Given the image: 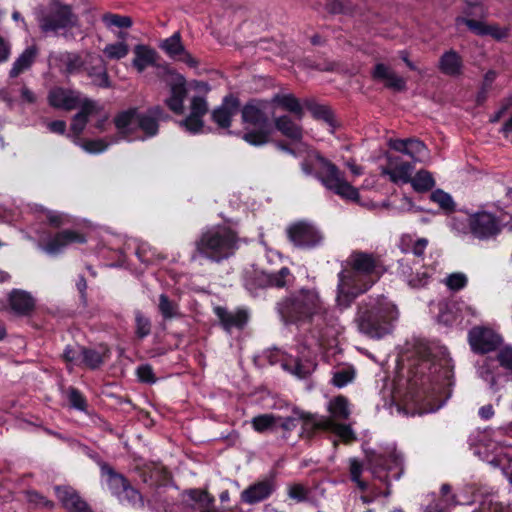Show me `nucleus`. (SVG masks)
<instances>
[{"label": "nucleus", "instance_id": "f257e3e1", "mask_svg": "<svg viewBox=\"0 0 512 512\" xmlns=\"http://www.w3.org/2000/svg\"><path fill=\"white\" fill-rule=\"evenodd\" d=\"M413 357L409 379H399L382 390L384 407L391 414L433 413L451 397L454 365L447 348L437 342H419Z\"/></svg>", "mask_w": 512, "mask_h": 512}, {"label": "nucleus", "instance_id": "f03ea898", "mask_svg": "<svg viewBox=\"0 0 512 512\" xmlns=\"http://www.w3.org/2000/svg\"><path fill=\"white\" fill-rule=\"evenodd\" d=\"M281 321L289 323L310 322L314 329L305 336L303 344L289 352L278 348L267 350L264 357L271 364L299 379L308 377L316 368L315 357L342 332L338 318L329 311L319 292L314 288H302L284 297L276 304Z\"/></svg>", "mask_w": 512, "mask_h": 512}, {"label": "nucleus", "instance_id": "7ed1b4c3", "mask_svg": "<svg viewBox=\"0 0 512 512\" xmlns=\"http://www.w3.org/2000/svg\"><path fill=\"white\" fill-rule=\"evenodd\" d=\"M379 257L362 251L352 252L338 273L336 303L348 308L361 294L367 292L385 273Z\"/></svg>", "mask_w": 512, "mask_h": 512}, {"label": "nucleus", "instance_id": "20e7f679", "mask_svg": "<svg viewBox=\"0 0 512 512\" xmlns=\"http://www.w3.org/2000/svg\"><path fill=\"white\" fill-rule=\"evenodd\" d=\"M400 317L397 305L385 295L369 296L358 305L355 323L360 333L381 339L394 330Z\"/></svg>", "mask_w": 512, "mask_h": 512}, {"label": "nucleus", "instance_id": "39448f33", "mask_svg": "<svg viewBox=\"0 0 512 512\" xmlns=\"http://www.w3.org/2000/svg\"><path fill=\"white\" fill-rule=\"evenodd\" d=\"M238 233L227 225H213L205 228L194 242L193 261L207 259L220 263L235 254L241 242Z\"/></svg>", "mask_w": 512, "mask_h": 512}, {"label": "nucleus", "instance_id": "423d86ee", "mask_svg": "<svg viewBox=\"0 0 512 512\" xmlns=\"http://www.w3.org/2000/svg\"><path fill=\"white\" fill-rule=\"evenodd\" d=\"M328 411V417L296 411L297 417L303 421L302 433L311 437L317 431H324L333 433L345 442L353 440L355 436L350 425L342 423L351 414L348 400L343 396L335 397L328 403Z\"/></svg>", "mask_w": 512, "mask_h": 512}, {"label": "nucleus", "instance_id": "0eeeda50", "mask_svg": "<svg viewBox=\"0 0 512 512\" xmlns=\"http://www.w3.org/2000/svg\"><path fill=\"white\" fill-rule=\"evenodd\" d=\"M164 118L163 109L154 106L146 111L129 108L113 119L118 134L128 141H145L159 132V122Z\"/></svg>", "mask_w": 512, "mask_h": 512}, {"label": "nucleus", "instance_id": "6e6552de", "mask_svg": "<svg viewBox=\"0 0 512 512\" xmlns=\"http://www.w3.org/2000/svg\"><path fill=\"white\" fill-rule=\"evenodd\" d=\"M475 441L472 444L473 454L482 461L501 468L512 461V438L506 436L504 429L478 432Z\"/></svg>", "mask_w": 512, "mask_h": 512}, {"label": "nucleus", "instance_id": "1a4fd4ad", "mask_svg": "<svg viewBox=\"0 0 512 512\" xmlns=\"http://www.w3.org/2000/svg\"><path fill=\"white\" fill-rule=\"evenodd\" d=\"M301 170L316 178L327 190L344 200L358 202L359 192L344 177L333 162H302Z\"/></svg>", "mask_w": 512, "mask_h": 512}, {"label": "nucleus", "instance_id": "9d476101", "mask_svg": "<svg viewBox=\"0 0 512 512\" xmlns=\"http://www.w3.org/2000/svg\"><path fill=\"white\" fill-rule=\"evenodd\" d=\"M371 474L375 479L389 486L391 480H399L402 473V457L393 444L377 450L364 448Z\"/></svg>", "mask_w": 512, "mask_h": 512}, {"label": "nucleus", "instance_id": "9b49d317", "mask_svg": "<svg viewBox=\"0 0 512 512\" xmlns=\"http://www.w3.org/2000/svg\"><path fill=\"white\" fill-rule=\"evenodd\" d=\"M435 273L436 267L423 263L422 259L408 256L397 261L396 275L411 289L425 288Z\"/></svg>", "mask_w": 512, "mask_h": 512}, {"label": "nucleus", "instance_id": "f8f14e48", "mask_svg": "<svg viewBox=\"0 0 512 512\" xmlns=\"http://www.w3.org/2000/svg\"><path fill=\"white\" fill-rule=\"evenodd\" d=\"M78 25V17L68 5L54 2L39 17V26L46 34L59 35Z\"/></svg>", "mask_w": 512, "mask_h": 512}, {"label": "nucleus", "instance_id": "ddd939ff", "mask_svg": "<svg viewBox=\"0 0 512 512\" xmlns=\"http://www.w3.org/2000/svg\"><path fill=\"white\" fill-rule=\"evenodd\" d=\"M241 114L247 130L243 139L254 146L266 144L269 141L270 130L264 112L254 104H247L243 107Z\"/></svg>", "mask_w": 512, "mask_h": 512}, {"label": "nucleus", "instance_id": "4468645a", "mask_svg": "<svg viewBox=\"0 0 512 512\" xmlns=\"http://www.w3.org/2000/svg\"><path fill=\"white\" fill-rule=\"evenodd\" d=\"M287 236L294 246L306 250L321 247L325 241L320 226L310 220H300L289 225Z\"/></svg>", "mask_w": 512, "mask_h": 512}, {"label": "nucleus", "instance_id": "2eb2a0df", "mask_svg": "<svg viewBox=\"0 0 512 512\" xmlns=\"http://www.w3.org/2000/svg\"><path fill=\"white\" fill-rule=\"evenodd\" d=\"M32 230L37 234L38 248L49 256L62 253L71 244L86 242L83 234L73 230H63L53 236L46 235L36 227H32Z\"/></svg>", "mask_w": 512, "mask_h": 512}, {"label": "nucleus", "instance_id": "dca6fc26", "mask_svg": "<svg viewBox=\"0 0 512 512\" xmlns=\"http://www.w3.org/2000/svg\"><path fill=\"white\" fill-rule=\"evenodd\" d=\"M468 342L473 352L486 354L498 349L503 343V337L496 329L479 325L468 332Z\"/></svg>", "mask_w": 512, "mask_h": 512}, {"label": "nucleus", "instance_id": "f3484780", "mask_svg": "<svg viewBox=\"0 0 512 512\" xmlns=\"http://www.w3.org/2000/svg\"><path fill=\"white\" fill-rule=\"evenodd\" d=\"M165 72L163 80L170 88V95L165 100L168 108L176 114L184 112V100L187 95L185 78L171 70L168 66L159 67Z\"/></svg>", "mask_w": 512, "mask_h": 512}, {"label": "nucleus", "instance_id": "a211bd4d", "mask_svg": "<svg viewBox=\"0 0 512 512\" xmlns=\"http://www.w3.org/2000/svg\"><path fill=\"white\" fill-rule=\"evenodd\" d=\"M469 231L479 240H489L501 232L498 218L487 211H477L468 215Z\"/></svg>", "mask_w": 512, "mask_h": 512}, {"label": "nucleus", "instance_id": "6ab92c4d", "mask_svg": "<svg viewBox=\"0 0 512 512\" xmlns=\"http://www.w3.org/2000/svg\"><path fill=\"white\" fill-rule=\"evenodd\" d=\"M380 170L386 180L397 186H403L411 181L414 165L413 162H385Z\"/></svg>", "mask_w": 512, "mask_h": 512}, {"label": "nucleus", "instance_id": "aec40b11", "mask_svg": "<svg viewBox=\"0 0 512 512\" xmlns=\"http://www.w3.org/2000/svg\"><path fill=\"white\" fill-rule=\"evenodd\" d=\"M390 149L399 152L412 160H421L429 157V150L425 143L417 138L389 139Z\"/></svg>", "mask_w": 512, "mask_h": 512}, {"label": "nucleus", "instance_id": "412c9836", "mask_svg": "<svg viewBox=\"0 0 512 512\" xmlns=\"http://www.w3.org/2000/svg\"><path fill=\"white\" fill-rule=\"evenodd\" d=\"M48 102L54 108L71 111L79 107L83 100L76 91L56 87L50 90Z\"/></svg>", "mask_w": 512, "mask_h": 512}, {"label": "nucleus", "instance_id": "4be33fe9", "mask_svg": "<svg viewBox=\"0 0 512 512\" xmlns=\"http://www.w3.org/2000/svg\"><path fill=\"white\" fill-rule=\"evenodd\" d=\"M160 48L172 59L184 62L190 67H196L198 62L187 52L181 42L179 32L174 33L171 37L165 39L160 44Z\"/></svg>", "mask_w": 512, "mask_h": 512}, {"label": "nucleus", "instance_id": "5701e85b", "mask_svg": "<svg viewBox=\"0 0 512 512\" xmlns=\"http://www.w3.org/2000/svg\"><path fill=\"white\" fill-rule=\"evenodd\" d=\"M26 215L32 216L38 222H48L51 226L58 228L70 223V217L59 211L48 210L38 204H29L26 207Z\"/></svg>", "mask_w": 512, "mask_h": 512}, {"label": "nucleus", "instance_id": "b1692460", "mask_svg": "<svg viewBox=\"0 0 512 512\" xmlns=\"http://www.w3.org/2000/svg\"><path fill=\"white\" fill-rule=\"evenodd\" d=\"M371 76L374 80L380 81L384 86L393 91L401 92L406 89V81L403 77L397 75L395 71L384 63H377Z\"/></svg>", "mask_w": 512, "mask_h": 512}, {"label": "nucleus", "instance_id": "393cba45", "mask_svg": "<svg viewBox=\"0 0 512 512\" xmlns=\"http://www.w3.org/2000/svg\"><path fill=\"white\" fill-rule=\"evenodd\" d=\"M55 493L62 506L68 512H92L88 504L70 486H57Z\"/></svg>", "mask_w": 512, "mask_h": 512}, {"label": "nucleus", "instance_id": "a878e982", "mask_svg": "<svg viewBox=\"0 0 512 512\" xmlns=\"http://www.w3.org/2000/svg\"><path fill=\"white\" fill-rule=\"evenodd\" d=\"M239 112V101L233 96H226L220 106L212 111L213 122L222 129L231 125L232 118Z\"/></svg>", "mask_w": 512, "mask_h": 512}, {"label": "nucleus", "instance_id": "bb28decb", "mask_svg": "<svg viewBox=\"0 0 512 512\" xmlns=\"http://www.w3.org/2000/svg\"><path fill=\"white\" fill-rule=\"evenodd\" d=\"M460 305L457 302L438 301L430 303V311L435 314L438 324L450 327L458 320Z\"/></svg>", "mask_w": 512, "mask_h": 512}, {"label": "nucleus", "instance_id": "cd10ccee", "mask_svg": "<svg viewBox=\"0 0 512 512\" xmlns=\"http://www.w3.org/2000/svg\"><path fill=\"white\" fill-rule=\"evenodd\" d=\"M275 490V482L272 478H266L256 482L245 489L241 498L247 504H255L267 499Z\"/></svg>", "mask_w": 512, "mask_h": 512}, {"label": "nucleus", "instance_id": "c85d7f7f", "mask_svg": "<svg viewBox=\"0 0 512 512\" xmlns=\"http://www.w3.org/2000/svg\"><path fill=\"white\" fill-rule=\"evenodd\" d=\"M451 487L449 484L441 486V499L430 503L424 512H449L451 508L457 505H464L470 502V499L461 500L456 495H449Z\"/></svg>", "mask_w": 512, "mask_h": 512}, {"label": "nucleus", "instance_id": "c756f323", "mask_svg": "<svg viewBox=\"0 0 512 512\" xmlns=\"http://www.w3.org/2000/svg\"><path fill=\"white\" fill-rule=\"evenodd\" d=\"M477 376L486 382L492 390H496L499 369L497 361L492 357H482L475 363Z\"/></svg>", "mask_w": 512, "mask_h": 512}, {"label": "nucleus", "instance_id": "7c9ffc66", "mask_svg": "<svg viewBox=\"0 0 512 512\" xmlns=\"http://www.w3.org/2000/svg\"><path fill=\"white\" fill-rule=\"evenodd\" d=\"M182 501L191 509L197 512H211L213 507V498L207 492L197 489H191L183 493Z\"/></svg>", "mask_w": 512, "mask_h": 512}, {"label": "nucleus", "instance_id": "2f4dec72", "mask_svg": "<svg viewBox=\"0 0 512 512\" xmlns=\"http://www.w3.org/2000/svg\"><path fill=\"white\" fill-rule=\"evenodd\" d=\"M134 55L132 65L139 73H142L149 66H156L157 52L154 49L146 45H136L134 47ZM159 67L161 66L157 65L158 74H163L164 76L165 72Z\"/></svg>", "mask_w": 512, "mask_h": 512}, {"label": "nucleus", "instance_id": "473e14b6", "mask_svg": "<svg viewBox=\"0 0 512 512\" xmlns=\"http://www.w3.org/2000/svg\"><path fill=\"white\" fill-rule=\"evenodd\" d=\"M427 238H419L413 234L406 233L401 235L398 247L405 254H412L416 259H421L428 246Z\"/></svg>", "mask_w": 512, "mask_h": 512}, {"label": "nucleus", "instance_id": "72a5a7b5", "mask_svg": "<svg viewBox=\"0 0 512 512\" xmlns=\"http://www.w3.org/2000/svg\"><path fill=\"white\" fill-rule=\"evenodd\" d=\"M215 313L227 331H231L233 328L241 329L248 319V314L245 310L231 312L225 308L216 307Z\"/></svg>", "mask_w": 512, "mask_h": 512}, {"label": "nucleus", "instance_id": "f704fd0d", "mask_svg": "<svg viewBox=\"0 0 512 512\" xmlns=\"http://www.w3.org/2000/svg\"><path fill=\"white\" fill-rule=\"evenodd\" d=\"M294 142L293 147H289L288 145L279 142L277 143V148L279 150H283L287 152V154L294 158H309L314 160H325L322 158L318 152H316L310 145L303 142L301 140H292Z\"/></svg>", "mask_w": 512, "mask_h": 512}, {"label": "nucleus", "instance_id": "c9c22d12", "mask_svg": "<svg viewBox=\"0 0 512 512\" xmlns=\"http://www.w3.org/2000/svg\"><path fill=\"white\" fill-rule=\"evenodd\" d=\"M79 107L80 111L74 115L70 126L71 132L76 137L84 131L88 118L95 110L96 105L94 101L85 98Z\"/></svg>", "mask_w": 512, "mask_h": 512}, {"label": "nucleus", "instance_id": "e433bc0d", "mask_svg": "<svg viewBox=\"0 0 512 512\" xmlns=\"http://www.w3.org/2000/svg\"><path fill=\"white\" fill-rule=\"evenodd\" d=\"M261 285L275 288H284L294 282V276L286 267L281 268L278 272L262 273L259 276Z\"/></svg>", "mask_w": 512, "mask_h": 512}, {"label": "nucleus", "instance_id": "4c0bfd02", "mask_svg": "<svg viewBox=\"0 0 512 512\" xmlns=\"http://www.w3.org/2000/svg\"><path fill=\"white\" fill-rule=\"evenodd\" d=\"M102 483L107 486L108 490L115 496L119 495L121 490L127 485V480L123 475L116 473L110 466L101 465Z\"/></svg>", "mask_w": 512, "mask_h": 512}, {"label": "nucleus", "instance_id": "58836bf2", "mask_svg": "<svg viewBox=\"0 0 512 512\" xmlns=\"http://www.w3.org/2000/svg\"><path fill=\"white\" fill-rule=\"evenodd\" d=\"M276 129L285 137L291 140H301L303 129L300 124L293 121L289 116H280L274 120Z\"/></svg>", "mask_w": 512, "mask_h": 512}, {"label": "nucleus", "instance_id": "ea45409f", "mask_svg": "<svg viewBox=\"0 0 512 512\" xmlns=\"http://www.w3.org/2000/svg\"><path fill=\"white\" fill-rule=\"evenodd\" d=\"M439 69L449 76H458L462 69V60L454 50L445 52L439 60Z\"/></svg>", "mask_w": 512, "mask_h": 512}, {"label": "nucleus", "instance_id": "a19ab883", "mask_svg": "<svg viewBox=\"0 0 512 512\" xmlns=\"http://www.w3.org/2000/svg\"><path fill=\"white\" fill-rule=\"evenodd\" d=\"M408 184H410L416 192L422 193L431 190L436 182L431 172L425 169H416L414 166V173Z\"/></svg>", "mask_w": 512, "mask_h": 512}, {"label": "nucleus", "instance_id": "79ce46f5", "mask_svg": "<svg viewBox=\"0 0 512 512\" xmlns=\"http://www.w3.org/2000/svg\"><path fill=\"white\" fill-rule=\"evenodd\" d=\"M9 302L11 308L19 314L27 313L34 306V299L31 294L23 290H13L10 293Z\"/></svg>", "mask_w": 512, "mask_h": 512}, {"label": "nucleus", "instance_id": "37998d69", "mask_svg": "<svg viewBox=\"0 0 512 512\" xmlns=\"http://www.w3.org/2000/svg\"><path fill=\"white\" fill-rule=\"evenodd\" d=\"M37 55L35 47L26 48L23 53L15 60L10 70V77L15 78L31 67Z\"/></svg>", "mask_w": 512, "mask_h": 512}, {"label": "nucleus", "instance_id": "c03bdc74", "mask_svg": "<svg viewBox=\"0 0 512 512\" xmlns=\"http://www.w3.org/2000/svg\"><path fill=\"white\" fill-rule=\"evenodd\" d=\"M99 65L92 67H85L87 75L92 79L94 85L102 88L110 87L109 76L106 70L103 60L101 58L96 59Z\"/></svg>", "mask_w": 512, "mask_h": 512}, {"label": "nucleus", "instance_id": "a18cd8bd", "mask_svg": "<svg viewBox=\"0 0 512 512\" xmlns=\"http://www.w3.org/2000/svg\"><path fill=\"white\" fill-rule=\"evenodd\" d=\"M273 101L280 105L284 110L289 111L300 121L303 117V108L298 99L292 94L276 95Z\"/></svg>", "mask_w": 512, "mask_h": 512}, {"label": "nucleus", "instance_id": "49530a36", "mask_svg": "<svg viewBox=\"0 0 512 512\" xmlns=\"http://www.w3.org/2000/svg\"><path fill=\"white\" fill-rule=\"evenodd\" d=\"M158 309L162 317L166 320L180 316L179 305L175 301L170 300L165 294L159 296Z\"/></svg>", "mask_w": 512, "mask_h": 512}, {"label": "nucleus", "instance_id": "de8ad7c7", "mask_svg": "<svg viewBox=\"0 0 512 512\" xmlns=\"http://www.w3.org/2000/svg\"><path fill=\"white\" fill-rule=\"evenodd\" d=\"M355 370L351 366L338 367L333 371L332 384L338 388L345 387L353 381Z\"/></svg>", "mask_w": 512, "mask_h": 512}, {"label": "nucleus", "instance_id": "09e8293b", "mask_svg": "<svg viewBox=\"0 0 512 512\" xmlns=\"http://www.w3.org/2000/svg\"><path fill=\"white\" fill-rule=\"evenodd\" d=\"M116 497L123 504L131 505L134 507H141L143 505V499L141 494L136 489L131 487L128 483L125 486V488L121 490L120 494L117 495Z\"/></svg>", "mask_w": 512, "mask_h": 512}, {"label": "nucleus", "instance_id": "8fccbe9b", "mask_svg": "<svg viewBox=\"0 0 512 512\" xmlns=\"http://www.w3.org/2000/svg\"><path fill=\"white\" fill-rule=\"evenodd\" d=\"M104 55L110 60H120L129 53V46L124 41L108 44L103 49Z\"/></svg>", "mask_w": 512, "mask_h": 512}, {"label": "nucleus", "instance_id": "3c124183", "mask_svg": "<svg viewBox=\"0 0 512 512\" xmlns=\"http://www.w3.org/2000/svg\"><path fill=\"white\" fill-rule=\"evenodd\" d=\"M430 200L436 203L442 210L451 212L455 208V203L451 195L442 189H436L430 194Z\"/></svg>", "mask_w": 512, "mask_h": 512}, {"label": "nucleus", "instance_id": "603ef678", "mask_svg": "<svg viewBox=\"0 0 512 512\" xmlns=\"http://www.w3.org/2000/svg\"><path fill=\"white\" fill-rule=\"evenodd\" d=\"M349 471L351 481L354 482L362 492H366L369 488V484L361 479L363 472L362 464L355 458L350 459Z\"/></svg>", "mask_w": 512, "mask_h": 512}, {"label": "nucleus", "instance_id": "864d4df0", "mask_svg": "<svg viewBox=\"0 0 512 512\" xmlns=\"http://www.w3.org/2000/svg\"><path fill=\"white\" fill-rule=\"evenodd\" d=\"M83 347L76 346H67L63 352V359L68 364L69 369L73 366H81L83 365Z\"/></svg>", "mask_w": 512, "mask_h": 512}, {"label": "nucleus", "instance_id": "5fc2aeb1", "mask_svg": "<svg viewBox=\"0 0 512 512\" xmlns=\"http://www.w3.org/2000/svg\"><path fill=\"white\" fill-rule=\"evenodd\" d=\"M60 61L69 74L77 73L83 66L80 56L75 53H64L60 56Z\"/></svg>", "mask_w": 512, "mask_h": 512}, {"label": "nucleus", "instance_id": "6e6d98bb", "mask_svg": "<svg viewBox=\"0 0 512 512\" xmlns=\"http://www.w3.org/2000/svg\"><path fill=\"white\" fill-rule=\"evenodd\" d=\"M106 353L99 352L93 349H86L83 347V365L90 369H96L104 362Z\"/></svg>", "mask_w": 512, "mask_h": 512}, {"label": "nucleus", "instance_id": "4d7b16f0", "mask_svg": "<svg viewBox=\"0 0 512 512\" xmlns=\"http://www.w3.org/2000/svg\"><path fill=\"white\" fill-rule=\"evenodd\" d=\"M102 21L104 22L107 28H130L132 26V19L130 17L118 14H104L102 17Z\"/></svg>", "mask_w": 512, "mask_h": 512}, {"label": "nucleus", "instance_id": "13d9d810", "mask_svg": "<svg viewBox=\"0 0 512 512\" xmlns=\"http://www.w3.org/2000/svg\"><path fill=\"white\" fill-rule=\"evenodd\" d=\"M443 283L451 291H459L466 287L468 278L466 274L462 272L451 273L446 276Z\"/></svg>", "mask_w": 512, "mask_h": 512}, {"label": "nucleus", "instance_id": "bf43d9fd", "mask_svg": "<svg viewBox=\"0 0 512 512\" xmlns=\"http://www.w3.org/2000/svg\"><path fill=\"white\" fill-rule=\"evenodd\" d=\"M287 494L289 498L296 502H305L309 497V489L299 483L289 484L287 486Z\"/></svg>", "mask_w": 512, "mask_h": 512}, {"label": "nucleus", "instance_id": "052dcab7", "mask_svg": "<svg viewBox=\"0 0 512 512\" xmlns=\"http://www.w3.org/2000/svg\"><path fill=\"white\" fill-rule=\"evenodd\" d=\"M136 256L139 261L145 264L146 266L152 265L156 262L157 256L155 251L147 244H141L137 247Z\"/></svg>", "mask_w": 512, "mask_h": 512}, {"label": "nucleus", "instance_id": "680f3d73", "mask_svg": "<svg viewBox=\"0 0 512 512\" xmlns=\"http://www.w3.org/2000/svg\"><path fill=\"white\" fill-rule=\"evenodd\" d=\"M275 417L271 414H263L252 419L251 423L255 431L264 432L275 424Z\"/></svg>", "mask_w": 512, "mask_h": 512}, {"label": "nucleus", "instance_id": "e2e57ef3", "mask_svg": "<svg viewBox=\"0 0 512 512\" xmlns=\"http://www.w3.org/2000/svg\"><path fill=\"white\" fill-rule=\"evenodd\" d=\"M311 113L316 119L325 121L331 128L334 127V117L332 112L322 105H316L311 108Z\"/></svg>", "mask_w": 512, "mask_h": 512}, {"label": "nucleus", "instance_id": "0e129e2a", "mask_svg": "<svg viewBox=\"0 0 512 512\" xmlns=\"http://www.w3.org/2000/svg\"><path fill=\"white\" fill-rule=\"evenodd\" d=\"M456 24H465L471 31H473L477 35H485L487 29V25H485L482 21H477L464 17H458L456 19Z\"/></svg>", "mask_w": 512, "mask_h": 512}, {"label": "nucleus", "instance_id": "69168bd1", "mask_svg": "<svg viewBox=\"0 0 512 512\" xmlns=\"http://www.w3.org/2000/svg\"><path fill=\"white\" fill-rule=\"evenodd\" d=\"M181 124L185 127L187 131L192 134H196L202 131L203 129V120L202 117L189 114V116L184 119Z\"/></svg>", "mask_w": 512, "mask_h": 512}, {"label": "nucleus", "instance_id": "338daca9", "mask_svg": "<svg viewBox=\"0 0 512 512\" xmlns=\"http://www.w3.org/2000/svg\"><path fill=\"white\" fill-rule=\"evenodd\" d=\"M208 111V104L201 96H194L191 99L190 114L203 117Z\"/></svg>", "mask_w": 512, "mask_h": 512}, {"label": "nucleus", "instance_id": "774afa93", "mask_svg": "<svg viewBox=\"0 0 512 512\" xmlns=\"http://www.w3.org/2000/svg\"><path fill=\"white\" fill-rule=\"evenodd\" d=\"M498 361L504 369L512 371V345H507L499 351Z\"/></svg>", "mask_w": 512, "mask_h": 512}]
</instances>
